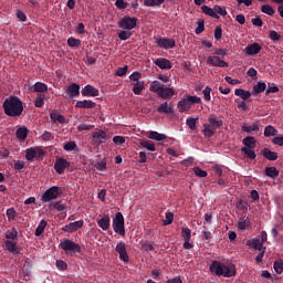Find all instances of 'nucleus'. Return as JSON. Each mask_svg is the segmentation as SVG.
I'll list each match as a JSON object with an SVG mask.
<instances>
[{"label":"nucleus","mask_w":283,"mask_h":283,"mask_svg":"<svg viewBox=\"0 0 283 283\" xmlns=\"http://www.w3.org/2000/svg\"><path fill=\"white\" fill-rule=\"evenodd\" d=\"M2 107L6 116H11L12 118L23 114V102L18 96H10L4 99Z\"/></svg>","instance_id":"1"},{"label":"nucleus","mask_w":283,"mask_h":283,"mask_svg":"<svg viewBox=\"0 0 283 283\" xmlns=\"http://www.w3.org/2000/svg\"><path fill=\"white\" fill-rule=\"evenodd\" d=\"M210 272L218 275V277H235L237 275L235 264H224L220 261H212L210 264Z\"/></svg>","instance_id":"2"},{"label":"nucleus","mask_w":283,"mask_h":283,"mask_svg":"<svg viewBox=\"0 0 283 283\" xmlns=\"http://www.w3.org/2000/svg\"><path fill=\"white\" fill-rule=\"evenodd\" d=\"M224 125V122L222 119H218V117L212 114L208 117V124H203V136L206 138H211L214 136L216 130L220 129Z\"/></svg>","instance_id":"3"},{"label":"nucleus","mask_w":283,"mask_h":283,"mask_svg":"<svg viewBox=\"0 0 283 283\" xmlns=\"http://www.w3.org/2000/svg\"><path fill=\"white\" fill-rule=\"evenodd\" d=\"M201 104H202V98L198 96L188 95L186 98H182L181 101L178 102L177 107L180 113H184V112H189V109H191V105H201Z\"/></svg>","instance_id":"4"},{"label":"nucleus","mask_w":283,"mask_h":283,"mask_svg":"<svg viewBox=\"0 0 283 283\" xmlns=\"http://www.w3.org/2000/svg\"><path fill=\"white\" fill-rule=\"evenodd\" d=\"M60 249L66 253V255H76V253H81V244L70 240L64 239L60 242Z\"/></svg>","instance_id":"5"},{"label":"nucleus","mask_w":283,"mask_h":283,"mask_svg":"<svg viewBox=\"0 0 283 283\" xmlns=\"http://www.w3.org/2000/svg\"><path fill=\"white\" fill-rule=\"evenodd\" d=\"M61 196H63V188L59 186H53L44 191V193L41 196V201L52 202V200H56Z\"/></svg>","instance_id":"6"},{"label":"nucleus","mask_w":283,"mask_h":283,"mask_svg":"<svg viewBox=\"0 0 283 283\" xmlns=\"http://www.w3.org/2000/svg\"><path fill=\"white\" fill-rule=\"evenodd\" d=\"M113 230L118 235L125 237V217H123V212H116L113 219Z\"/></svg>","instance_id":"7"},{"label":"nucleus","mask_w":283,"mask_h":283,"mask_svg":"<svg viewBox=\"0 0 283 283\" xmlns=\"http://www.w3.org/2000/svg\"><path fill=\"white\" fill-rule=\"evenodd\" d=\"M138 24V19L125 15L119 22L118 28L122 30H134Z\"/></svg>","instance_id":"8"},{"label":"nucleus","mask_w":283,"mask_h":283,"mask_svg":"<svg viewBox=\"0 0 283 283\" xmlns=\"http://www.w3.org/2000/svg\"><path fill=\"white\" fill-rule=\"evenodd\" d=\"M45 151L39 147H31L25 150V160L32 163L34 158H43Z\"/></svg>","instance_id":"9"},{"label":"nucleus","mask_w":283,"mask_h":283,"mask_svg":"<svg viewBox=\"0 0 283 283\" xmlns=\"http://www.w3.org/2000/svg\"><path fill=\"white\" fill-rule=\"evenodd\" d=\"M67 168H70V161H67V159L60 157L55 160L54 169L60 176H62V174H65V169Z\"/></svg>","instance_id":"10"},{"label":"nucleus","mask_w":283,"mask_h":283,"mask_svg":"<svg viewBox=\"0 0 283 283\" xmlns=\"http://www.w3.org/2000/svg\"><path fill=\"white\" fill-rule=\"evenodd\" d=\"M115 251L118 253L119 260H122V262H129V254L127 253V245L125 242L120 241L117 243Z\"/></svg>","instance_id":"11"},{"label":"nucleus","mask_w":283,"mask_h":283,"mask_svg":"<svg viewBox=\"0 0 283 283\" xmlns=\"http://www.w3.org/2000/svg\"><path fill=\"white\" fill-rule=\"evenodd\" d=\"M157 48H164V50H171L176 48V40L167 39V38H159L156 41Z\"/></svg>","instance_id":"12"},{"label":"nucleus","mask_w":283,"mask_h":283,"mask_svg":"<svg viewBox=\"0 0 283 283\" xmlns=\"http://www.w3.org/2000/svg\"><path fill=\"white\" fill-rule=\"evenodd\" d=\"M93 143L94 145H103V143H107L109 136L107 135V133H105V130H97L94 132L93 135Z\"/></svg>","instance_id":"13"},{"label":"nucleus","mask_w":283,"mask_h":283,"mask_svg":"<svg viewBox=\"0 0 283 283\" xmlns=\"http://www.w3.org/2000/svg\"><path fill=\"white\" fill-rule=\"evenodd\" d=\"M207 63L212 67H229V63L224 62V60H221L218 55L208 56Z\"/></svg>","instance_id":"14"},{"label":"nucleus","mask_w":283,"mask_h":283,"mask_svg":"<svg viewBox=\"0 0 283 283\" xmlns=\"http://www.w3.org/2000/svg\"><path fill=\"white\" fill-rule=\"evenodd\" d=\"M66 95L69 98H76L81 96V85L76 83H72L66 88Z\"/></svg>","instance_id":"15"},{"label":"nucleus","mask_w":283,"mask_h":283,"mask_svg":"<svg viewBox=\"0 0 283 283\" xmlns=\"http://www.w3.org/2000/svg\"><path fill=\"white\" fill-rule=\"evenodd\" d=\"M176 92L174 91V87H163L159 93H157V96L159 98H163L164 101H171L174 98Z\"/></svg>","instance_id":"16"},{"label":"nucleus","mask_w":283,"mask_h":283,"mask_svg":"<svg viewBox=\"0 0 283 283\" xmlns=\"http://www.w3.org/2000/svg\"><path fill=\"white\" fill-rule=\"evenodd\" d=\"M4 247L9 253H12L13 255H21V249L14 241L6 240Z\"/></svg>","instance_id":"17"},{"label":"nucleus","mask_w":283,"mask_h":283,"mask_svg":"<svg viewBox=\"0 0 283 283\" xmlns=\"http://www.w3.org/2000/svg\"><path fill=\"white\" fill-rule=\"evenodd\" d=\"M260 52H262V45H260L258 42L249 44L245 48V54L248 56H255L256 54H260Z\"/></svg>","instance_id":"18"},{"label":"nucleus","mask_w":283,"mask_h":283,"mask_svg":"<svg viewBox=\"0 0 283 283\" xmlns=\"http://www.w3.org/2000/svg\"><path fill=\"white\" fill-rule=\"evenodd\" d=\"M83 228V220L71 222L62 228V231L66 233H74V231H78V229Z\"/></svg>","instance_id":"19"},{"label":"nucleus","mask_w":283,"mask_h":283,"mask_svg":"<svg viewBox=\"0 0 283 283\" xmlns=\"http://www.w3.org/2000/svg\"><path fill=\"white\" fill-rule=\"evenodd\" d=\"M75 107L77 109H94V107H96V103L92 99L77 101Z\"/></svg>","instance_id":"20"},{"label":"nucleus","mask_w":283,"mask_h":283,"mask_svg":"<svg viewBox=\"0 0 283 283\" xmlns=\"http://www.w3.org/2000/svg\"><path fill=\"white\" fill-rule=\"evenodd\" d=\"M155 65L159 67V70H171L172 64L171 61L165 59V57H158L154 61Z\"/></svg>","instance_id":"21"},{"label":"nucleus","mask_w":283,"mask_h":283,"mask_svg":"<svg viewBox=\"0 0 283 283\" xmlns=\"http://www.w3.org/2000/svg\"><path fill=\"white\" fill-rule=\"evenodd\" d=\"M241 129L245 134H258V132H260V122H255L251 126H249L248 124H243Z\"/></svg>","instance_id":"22"},{"label":"nucleus","mask_w":283,"mask_h":283,"mask_svg":"<svg viewBox=\"0 0 283 283\" xmlns=\"http://www.w3.org/2000/svg\"><path fill=\"white\" fill-rule=\"evenodd\" d=\"M82 96H98L99 92L98 88L92 86V85H86L84 88L81 91Z\"/></svg>","instance_id":"23"},{"label":"nucleus","mask_w":283,"mask_h":283,"mask_svg":"<svg viewBox=\"0 0 283 283\" xmlns=\"http://www.w3.org/2000/svg\"><path fill=\"white\" fill-rule=\"evenodd\" d=\"M247 244L250 249H255V251H264L265 249L264 243L260 239L248 240Z\"/></svg>","instance_id":"24"},{"label":"nucleus","mask_w":283,"mask_h":283,"mask_svg":"<svg viewBox=\"0 0 283 283\" xmlns=\"http://www.w3.org/2000/svg\"><path fill=\"white\" fill-rule=\"evenodd\" d=\"M261 154H262L263 158H265V160H271V161L277 160V153H275L269 148H263L261 150Z\"/></svg>","instance_id":"25"},{"label":"nucleus","mask_w":283,"mask_h":283,"mask_svg":"<svg viewBox=\"0 0 283 283\" xmlns=\"http://www.w3.org/2000/svg\"><path fill=\"white\" fill-rule=\"evenodd\" d=\"M97 224L99 229H103V231L109 230V227H111L109 216H104L102 219L97 220Z\"/></svg>","instance_id":"26"},{"label":"nucleus","mask_w":283,"mask_h":283,"mask_svg":"<svg viewBox=\"0 0 283 283\" xmlns=\"http://www.w3.org/2000/svg\"><path fill=\"white\" fill-rule=\"evenodd\" d=\"M234 95L241 97L242 101H249V98H251V92L243 88H237Z\"/></svg>","instance_id":"27"},{"label":"nucleus","mask_w":283,"mask_h":283,"mask_svg":"<svg viewBox=\"0 0 283 283\" xmlns=\"http://www.w3.org/2000/svg\"><path fill=\"white\" fill-rule=\"evenodd\" d=\"M50 207L56 209L59 213H67V206L63 205L61 201L53 202Z\"/></svg>","instance_id":"28"},{"label":"nucleus","mask_w":283,"mask_h":283,"mask_svg":"<svg viewBox=\"0 0 283 283\" xmlns=\"http://www.w3.org/2000/svg\"><path fill=\"white\" fill-rule=\"evenodd\" d=\"M249 224H251L249 218L247 216H243L239 219L238 229H240V231H247Z\"/></svg>","instance_id":"29"},{"label":"nucleus","mask_w":283,"mask_h":283,"mask_svg":"<svg viewBox=\"0 0 283 283\" xmlns=\"http://www.w3.org/2000/svg\"><path fill=\"white\" fill-rule=\"evenodd\" d=\"M139 147L147 149L148 151H156V144L151 140H143L139 143Z\"/></svg>","instance_id":"30"},{"label":"nucleus","mask_w":283,"mask_h":283,"mask_svg":"<svg viewBox=\"0 0 283 283\" xmlns=\"http://www.w3.org/2000/svg\"><path fill=\"white\" fill-rule=\"evenodd\" d=\"M201 11L212 19H220V15L216 14L214 7L211 9L208 6H202Z\"/></svg>","instance_id":"31"},{"label":"nucleus","mask_w":283,"mask_h":283,"mask_svg":"<svg viewBox=\"0 0 283 283\" xmlns=\"http://www.w3.org/2000/svg\"><path fill=\"white\" fill-rule=\"evenodd\" d=\"M50 118L52 123H60L63 125L65 123V116L59 114L57 112H53L50 114Z\"/></svg>","instance_id":"32"},{"label":"nucleus","mask_w":283,"mask_h":283,"mask_svg":"<svg viewBox=\"0 0 283 283\" xmlns=\"http://www.w3.org/2000/svg\"><path fill=\"white\" fill-rule=\"evenodd\" d=\"M159 114H171L174 112V107L168 106L167 102L160 104L157 108Z\"/></svg>","instance_id":"33"},{"label":"nucleus","mask_w":283,"mask_h":283,"mask_svg":"<svg viewBox=\"0 0 283 283\" xmlns=\"http://www.w3.org/2000/svg\"><path fill=\"white\" fill-rule=\"evenodd\" d=\"M132 85H133V93L136 96H140V94H143V90H145V82L132 83Z\"/></svg>","instance_id":"34"},{"label":"nucleus","mask_w":283,"mask_h":283,"mask_svg":"<svg viewBox=\"0 0 283 283\" xmlns=\"http://www.w3.org/2000/svg\"><path fill=\"white\" fill-rule=\"evenodd\" d=\"M33 92H36L38 94H43L44 92H48V85L42 82H36L33 86Z\"/></svg>","instance_id":"35"},{"label":"nucleus","mask_w":283,"mask_h":283,"mask_svg":"<svg viewBox=\"0 0 283 283\" xmlns=\"http://www.w3.org/2000/svg\"><path fill=\"white\" fill-rule=\"evenodd\" d=\"M18 238H19V232L17 231L15 228H11V229L7 230V232H6L7 240L14 241Z\"/></svg>","instance_id":"36"},{"label":"nucleus","mask_w":283,"mask_h":283,"mask_svg":"<svg viewBox=\"0 0 283 283\" xmlns=\"http://www.w3.org/2000/svg\"><path fill=\"white\" fill-rule=\"evenodd\" d=\"M164 87L165 85L163 83H160L159 81H154L149 86V91L155 92V94H159L160 90H163Z\"/></svg>","instance_id":"37"},{"label":"nucleus","mask_w":283,"mask_h":283,"mask_svg":"<svg viewBox=\"0 0 283 283\" xmlns=\"http://www.w3.org/2000/svg\"><path fill=\"white\" fill-rule=\"evenodd\" d=\"M15 136L18 140H25L28 138V128L27 127H20L15 132Z\"/></svg>","instance_id":"38"},{"label":"nucleus","mask_w":283,"mask_h":283,"mask_svg":"<svg viewBox=\"0 0 283 283\" xmlns=\"http://www.w3.org/2000/svg\"><path fill=\"white\" fill-rule=\"evenodd\" d=\"M241 151L245 154V156L250 158V160H255V158H258V155L255 154V150L253 148L243 147L241 148Z\"/></svg>","instance_id":"39"},{"label":"nucleus","mask_w":283,"mask_h":283,"mask_svg":"<svg viewBox=\"0 0 283 283\" xmlns=\"http://www.w3.org/2000/svg\"><path fill=\"white\" fill-rule=\"evenodd\" d=\"M265 175L269 178H277V176H280V170H277V168H275V167H266Z\"/></svg>","instance_id":"40"},{"label":"nucleus","mask_w":283,"mask_h":283,"mask_svg":"<svg viewBox=\"0 0 283 283\" xmlns=\"http://www.w3.org/2000/svg\"><path fill=\"white\" fill-rule=\"evenodd\" d=\"M148 138H150V140H158V142H160V140L167 139V135L160 134L158 132H150Z\"/></svg>","instance_id":"41"},{"label":"nucleus","mask_w":283,"mask_h":283,"mask_svg":"<svg viewBox=\"0 0 283 283\" xmlns=\"http://www.w3.org/2000/svg\"><path fill=\"white\" fill-rule=\"evenodd\" d=\"M45 227H48V221L41 220L39 226L35 229V235L36 238L43 235V231H45Z\"/></svg>","instance_id":"42"},{"label":"nucleus","mask_w":283,"mask_h":283,"mask_svg":"<svg viewBox=\"0 0 283 283\" xmlns=\"http://www.w3.org/2000/svg\"><path fill=\"white\" fill-rule=\"evenodd\" d=\"M243 145H245L248 149H255V137H251V136L245 137L243 139Z\"/></svg>","instance_id":"43"},{"label":"nucleus","mask_w":283,"mask_h":283,"mask_svg":"<svg viewBox=\"0 0 283 283\" xmlns=\"http://www.w3.org/2000/svg\"><path fill=\"white\" fill-rule=\"evenodd\" d=\"M261 12H263V14H268V17H273V14H275V9H273L271 4H263L261 7Z\"/></svg>","instance_id":"44"},{"label":"nucleus","mask_w":283,"mask_h":283,"mask_svg":"<svg viewBox=\"0 0 283 283\" xmlns=\"http://www.w3.org/2000/svg\"><path fill=\"white\" fill-rule=\"evenodd\" d=\"M266 91V83L264 82H258L254 86H253V92L255 94H262V92Z\"/></svg>","instance_id":"45"},{"label":"nucleus","mask_w":283,"mask_h":283,"mask_svg":"<svg viewBox=\"0 0 283 283\" xmlns=\"http://www.w3.org/2000/svg\"><path fill=\"white\" fill-rule=\"evenodd\" d=\"M199 118L198 117H187L186 119V125L189 127V129H191L192 132H195L196 129V124L198 123Z\"/></svg>","instance_id":"46"},{"label":"nucleus","mask_w":283,"mask_h":283,"mask_svg":"<svg viewBox=\"0 0 283 283\" xmlns=\"http://www.w3.org/2000/svg\"><path fill=\"white\" fill-rule=\"evenodd\" d=\"M164 1L165 0H145L144 6H146V8H156L158 6H163Z\"/></svg>","instance_id":"47"},{"label":"nucleus","mask_w":283,"mask_h":283,"mask_svg":"<svg viewBox=\"0 0 283 283\" xmlns=\"http://www.w3.org/2000/svg\"><path fill=\"white\" fill-rule=\"evenodd\" d=\"M264 136H265V138H269L271 136H277V129H275V127L269 125L264 129Z\"/></svg>","instance_id":"48"},{"label":"nucleus","mask_w":283,"mask_h":283,"mask_svg":"<svg viewBox=\"0 0 283 283\" xmlns=\"http://www.w3.org/2000/svg\"><path fill=\"white\" fill-rule=\"evenodd\" d=\"M35 107H43L45 105V95L44 94H38L36 98L34 101Z\"/></svg>","instance_id":"49"},{"label":"nucleus","mask_w":283,"mask_h":283,"mask_svg":"<svg viewBox=\"0 0 283 283\" xmlns=\"http://www.w3.org/2000/svg\"><path fill=\"white\" fill-rule=\"evenodd\" d=\"M273 269H274L275 273H277V275H282V273H283V261L282 260L275 261L274 264H273Z\"/></svg>","instance_id":"50"},{"label":"nucleus","mask_w":283,"mask_h":283,"mask_svg":"<svg viewBox=\"0 0 283 283\" xmlns=\"http://www.w3.org/2000/svg\"><path fill=\"white\" fill-rule=\"evenodd\" d=\"M69 48H81V40L71 36L67 39Z\"/></svg>","instance_id":"51"},{"label":"nucleus","mask_w":283,"mask_h":283,"mask_svg":"<svg viewBox=\"0 0 283 283\" xmlns=\"http://www.w3.org/2000/svg\"><path fill=\"white\" fill-rule=\"evenodd\" d=\"M7 217L9 222L17 220V210L14 208L7 209Z\"/></svg>","instance_id":"52"},{"label":"nucleus","mask_w":283,"mask_h":283,"mask_svg":"<svg viewBox=\"0 0 283 283\" xmlns=\"http://www.w3.org/2000/svg\"><path fill=\"white\" fill-rule=\"evenodd\" d=\"M181 238H184V241L191 240V229L188 227L181 228Z\"/></svg>","instance_id":"53"},{"label":"nucleus","mask_w":283,"mask_h":283,"mask_svg":"<svg viewBox=\"0 0 283 283\" xmlns=\"http://www.w3.org/2000/svg\"><path fill=\"white\" fill-rule=\"evenodd\" d=\"M132 32H129V30H126L124 29V31L119 32L118 33V39L120 41H127L128 39H132Z\"/></svg>","instance_id":"54"},{"label":"nucleus","mask_w":283,"mask_h":283,"mask_svg":"<svg viewBox=\"0 0 283 283\" xmlns=\"http://www.w3.org/2000/svg\"><path fill=\"white\" fill-rule=\"evenodd\" d=\"M76 142L74 140H71V142H67L66 144H64L63 146V149L65 151H74V149H76Z\"/></svg>","instance_id":"55"},{"label":"nucleus","mask_w":283,"mask_h":283,"mask_svg":"<svg viewBox=\"0 0 283 283\" xmlns=\"http://www.w3.org/2000/svg\"><path fill=\"white\" fill-rule=\"evenodd\" d=\"M174 222V212H166V220H163L164 227H169Z\"/></svg>","instance_id":"56"},{"label":"nucleus","mask_w":283,"mask_h":283,"mask_svg":"<svg viewBox=\"0 0 283 283\" xmlns=\"http://www.w3.org/2000/svg\"><path fill=\"white\" fill-rule=\"evenodd\" d=\"M195 176H198L199 178H207L208 174L207 170H202L200 167L193 168Z\"/></svg>","instance_id":"57"},{"label":"nucleus","mask_w":283,"mask_h":283,"mask_svg":"<svg viewBox=\"0 0 283 283\" xmlns=\"http://www.w3.org/2000/svg\"><path fill=\"white\" fill-rule=\"evenodd\" d=\"M214 14H220V17H227V8L214 6Z\"/></svg>","instance_id":"58"},{"label":"nucleus","mask_w":283,"mask_h":283,"mask_svg":"<svg viewBox=\"0 0 283 283\" xmlns=\"http://www.w3.org/2000/svg\"><path fill=\"white\" fill-rule=\"evenodd\" d=\"M143 74L140 72H134L129 75V78L133 81V83H143L140 82Z\"/></svg>","instance_id":"59"},{"label":"nucleus","mask_w":283,"mask_h":283,"mask_svg":"<svg viewBox=\"0 0 283 283\" xmlns=\"http://www.w3.org/2000/svg\"><path fill=\"white\" fill-rule=\"evenodd\" d=\"M269 38L271 41H280L282 39V35H280L275 30H271L269 32Z\"/></svg>","instance_id":"60"},{"label":"nucleus","mask_w":283,"mask_h":283,"mask_svg":"<svg viewBox=\"0 0 283 283\" xmlns=\"http://www.w3.org/2000/svg\"><path fill=\"white\" fill-rule=\"evenodd\" d=\"M42 140L49 142V140H54V134H52L51 132L45 130L42 136H41Z\"/></svg>","instance_id":"61"},{"label":"nucleus","mask_w":283,"mask_h":283,"mask_svg":"<svg viewBox=\"0 0 283 283\" xmlns=\"http://www.w3.org/2000/svg\"><path fill=\"white\" fill-rule=\"evenodd\" d=\"M214 39L216 41H220V39H222V27L218 25L214 28Z\"/></svg>","instance_id":"62"},{"label":"nucleus","mask_w":283,"mask_h":283,"mask_svg":"<svg viewBox=\"0 0 283 283\" xmlns=\"http://www.w3.org/2000/svg\"><path fill=\"white\" fill-rule=\"evenodd\" d=\"M127 70H129V67L127 65L123 66V67H118L115 72L116 76H125V74H127Z\"/></svg>","instance_id":"63"},{"label":"nucleus","mask_w":283,"mask_h":283,"mask_svg":"<svg viewBox=\"0 0 283 283\" xmlns=\"http://www.w3.org/2000/svg\"><path fill=\"white\" fill-rule=\"evenodd\" d=\"M115 6L118 10H126L127 2H125V0H116Z\"/></svg>","instance_id":"64"}]
</instances>
